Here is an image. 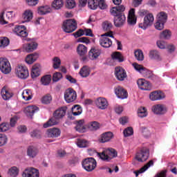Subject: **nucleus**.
<instances>
[{
  "instance_id": "nucleus-1",
  "label": "nucleus",
  "mask_w": 177,
  "mask_h": 177,
  "mask_svg": "<svg viewBox=\"0 0 177 177\" xmlns=\"http://www.w3.org/2000/svg\"><path fill=\"white\" fill-rule=\"evenodd\" d=\"M111 15L114 16V24L115 27H122L127 21V17L124 14L125 6L123 5L113 7L111 10Z\"/></svg>"
},
{
  "instance_id": "nucleus-2",
  "label": "nucleus",
  "mask_w": 177,
  "mask_h": 177,
  "mask_svg": "<svg viewBox=\"0 0 177 177\" xmlns=\"http://www.w3.org/2000/svg\"><path fill=\"white\" fill-rule=\"evenodd\" d=\"M66 113H67V108L66 106L57 109L53 113L54 117L50 118L47 122L44 123V128H49V127L57 125L59 124L58 120L63 118L66 115Z\"/></svg>"
},
{
  "instance_id": "nucleus-3",
  "label": "nucleus",
  "mask_w": 177,
  "mask_h": 177,
  "mask_svg": "<svg viewBox=\"0 0 177 177\" xmlns=\"http://www.w3.org/2000/svg\"><path fill=\"white\" fill-rule=\"evenodd\" d=\"M133 66L134 67L135 70L138 71L140 74H142L145 78H147L148 80H154L156 76H154L151 71L143 66V65L133 63Z\"/></svg>"
},
{
  "instance_id": "nucleus-4",
  "label": "nucleus",
  "mask_w": 177,
  "mask_h": 177,
  "mask_svg": "<svg viewBox=\"0 0 177 177\" xmlns=\"http://www.w3.org/2000/svg\"><path fill=\"white\" fill-rule=\"evenodd\" d=\"M62 28L68 34L74 32L77 30V21L75 19H66L63 22Z\"/></svg>"
},
{
  "instance_id": "nucleus-5",
  "label": "nucleus",
  "mask_w": 177,
  "mask_h": 177,
  "mask_svg": "<svg viewBox=\"0 0 177 177\" xmlns=\"http://www.w3.org/2000/svg\"><path fill=\"white\" fill-rule=\"evenodd\" d=\"M107 37L114 38L113 32H107L105 34L101 35V38L100 39V45H101L102 48H110V46L113 45V41L110 38Z\"/></svg>"
},
{
  "instance_id": "nucleus-6",
  "label": "nucleus",
  "mask_w": 177,
  "mask_h": 177,
  "mask_svg": "<svg viewBox=\"0 0 177 177\" xmlns=\"http://www.w3.org/2000/svg\"><path fill=\"white\" fill-rule=\"evenodd\" d=\"M157 17L158 20L155 24V28H156V30H159V31H161V30H164V24L167 23L168 15L167 13L161 12L158 14Z\"/></svg>"
},
{
  "instance_id": "nucleus-7",
  "label": "nucleus",
  "mask_w": 177,
  "mask_h": 177,
  "mask_svg": "<svg viewBox=\"0 0 177 177\" xmlns=\"http://www.w3.org/2000/svg\"><path fill=\"white\" fill-rule=\"evenodd\" d=\"M96 160L93 158H87L82 161V167L87 172L93 171L96 168Z\"/></svg>"
},
{
  "instance_id": "nucleus-8",
  "label": "nucleus",
  "mask_w": 177,
  "mask_h": 177,
  "mask_svg": "<svg viewBox=\"0 0 177 177\" xmlns=\"http://www.w3.org/2000/svg\"><path fill=\"white\" fill-rule=\"evenodd\" d=\"M88 6L93 10H95L97 8H100V9L102 10H104L107 8V5H106L104 0H90V1H88Z\"/></svg>"
},
{
  "instance_id": "nucleus-9",
  "label": "nucleus",
  "mask_w": 177,
  "mask_h": 177,
  "mask_svg": "<svg viewBox=\"0 0 177 177\" xmlns=\"http://www.w3.org/2000/svg\"><path fill=\"white\" fill-rule=\"evenodd\" d=\"M15 74L18 78H21V80H26L28 78V68L26 66L19 65L15 68Z\"/></svg>"
},
{
  "instance_id": "nucleus-10",
  "label": "nucleus",
  "mask_w": 177,
  "mask_h": 177,
  "mask_svg": "<svg viewBox=\"0 0 177 177\" xmlns=\"http://www.w3.org/2000/svg\"><path fill=\"white\" fill-rule=\"evenodd\" d=\"M0 71L3 74H10L12 71L10 62L6 58H0Z\"/></svg>"
},
{
  "instance_id": "nucleus-11",
  "label": "nucleus",
  "mask_w": 177,
  "mask_h": 177,
  "mask_svg": "<svg viewBox=\"0 0 177 177\" xmlns=\"http://www.w3.org/2000/svg\"><path fill=\"white\" fill-rule=\"evenodd\" d=\"M64 99L66 103H73L77 100V92L72 88L66 89L64 93Z\"/></svg>"
},
{
  "instance_id": "nucleus-12",
  "label": "nucleus",
  "mask_w": 177,
  "mask_h": 177,
  "mask_svg": "<svg viewBox=\"0 0 177 177\" xmlns=\"http://www.w3.org/2000/svg\"><path fill=\"white\" fill-rule=\"evenodd\" d=\"M154 21V16L152 13L147 14L144 17V21L143 23L139 24L140 28H142V30H146L147 27H150V26L153 25V22Z\"/></svg>"
},
{
  "instance_id": "nucleus-13",
  "label": "nucleus",
  "mask_w": 177,
  "mask_h": 177,
  "mask_svg": "<svg viewBox=\"0 0 177 177\" xmlns=\"http://www.w3.org/2000/svg\"><path fill=\"white\" fill-rule=\"evenodd\" d=\"M136 159L140 162H144L149 159V149L144 148L137 153Z\"/></svg>"
},
{
  "instance_id": "nucleus-14",
  "label": "nucleus",
  "mask_w": 177,
  "mask_h": 177,
  "mask_svg": "<svg viewBox=\"0 0 177 177\" xmlns=\"http://www.w3.org/2000/svg\"><path fill=\"white\" fill-rule=\"evenodd\" d=\"M137 84L141 91H151V84L145 79H138Z\"/></svg>"
},
{
  "instance_id": "nucleus-15",
  "label": "nucleus",
  "mask_w": 177,
  "mask_h": 177,
  "mask_svg": "<svg viewBox=\"0 0 177 177\" xmlns=\"http://www.w3.org/2000/svg\"><path fill=\"white\" fill-rule=\"evenodd\" d=\"M23 177H39V171L38 169L34 168V167H30L26 169L23 174Z\"/></svg>"
},
{
  "instance_id": "nucleus-16",
  "label": "nucleus",
  "mask_w": 177,
  "mask_h": 177,
  "mask_svg": "<svg viewBox=\"0 0 177 177\" xmlns=\"http://www.w3.org/2000/svg\"><path fill=\"white\" fill-rule=\"evenodd\" d=\"M5 12H1L0 15V24H8V20H13L15 19V16H16V14L13 11H8L6 12V19L3 17V15Z\"/></svg>"
},
{
  "instance_id": "nucleus-17",
  "label": "nucleus",
  "mask_w": 177,
  "mask_h": 177,
  "mask_svg": "<svg viewBox=\"0 0 177 177\" xmlns=\"http://www.w3.org/2000/svg\"><path fill=\"white\" fill-rule=\"evenodd\" d=\"M115 75L118 81H124V80L127 77L125 69L121 66L115 68Z\"/></svg>"
},
{
  "instance_id": "nucleus-18",
  "label": "nucleus",
  "mask_w": 177,
  "mask_h": 177,
  "mask_svg": "<svg viewBox=\"0 0 177 177\" xmlns=\"http://www.w3.org/2000/svg\"><path fill=\"white\" fill-rule=\"evenodd\" d=\"M95 104L101 110H105L109 106V102L104 97H100L96 99Z\"/></svg>"
},
{
  "instance_id": "nucleus-19",
  "label": "nucleus",
  "mask_w": 177,
  "mask_h": 177,
  "mask_svg": "<svg viewBox=\"0 0 177 177\" xmlns=\"http://www.w3.org/2000/svg\"><path fill=\"white\" fill-rule=\"evenodd\" d=\"M152 111L154 113V114L162 115V114H165L167 113V108H165L164 105L159 104L152 106Z\"/></svg>"
},
{
  "instance_id": "nucleus-20",
  "label": "nucleus",
  "mask_w": 177,
  "mask_h": 177,
  "mask_svg": "<svg viewBox=\"0 0 177 177\" xmlns=\"http://www.w3.org/2000/svg\"><path fill=\"white\" fill-rule=\"evenodd\" d=\"M115 93L119 99H127L128 97V92L121 86L115 88Z\"/></svg>"
},
{
  "instance_id": "nucleus-21",
  "label": "nucleus",
  "mask_w": 177,
  "mask_h": 177,
  "mask_svg": "<svg viewBox=\"0 0 177 177\" xmlns=\"http://www.w3.org/2000/svg\"><path fill=\"white\" fill-rule=\"evenodd\" d=\"M39 110V108H38L36 106H28L26 108H25L24 113L28 117H30V118H32V115H34L35 113H37Z\"/></svg>"
},
{
  "instance_id": "nucleus-22",
  "label": "nucleus",
  "mask_w": 177,
  "mask_h": 177,
  "mask_svg": "<svg viewBox=\"0 0 177 177\" xmlns=\"http://www.w3.org/2000/svg\"><path fill=\"white\" fill-rule=\"evenodd\" d=\"M32 17H34L32 11L30 10H25L22 15V23H28V21H31V20H32Z\"/></svg>"
},
{
  "instance_id": "nucleus-23",
  "label": "nucleus",
  "mask_w": 177,
  "mask_h": 177,
  "mask_svg": "<svg viewBox=\"0 0 177 177\" xmlns=\"http://www.w3.org/2000/svg\"><path fill=\"white\" fill-rule=\"evenodd\" d=\"M114 138V135L111 131H108L104 133L101 135V138L100 139V143H106L110 142Z\"/></svg>"
},
{
  "instance_id": "nucleus-24",
  "label": "nucleus",
  "mask_w": 177,
  "mask_h": 177,
  "mask_svg": "<svg viewBox=\"0 0 177 177\" xmlns=\"http://www.w3.org/2000/svg\"><path fill=\"white\" fill-rule=\"evenodd\" d=\"M100 53H102V52L99 48H91L88 52V57L91 60H95V59H97L100 56Z\"/></svg>"
},
{
  "instance_id": "nucleus-25",
  "label": "nucleus",
  "mask_w": 177,
  "mask_h": 177,
  "mask_svg": "<svg viewBox=\"0 0 177 177\" xmlns=\"http://www.w3.org/2000/svg\"><path fill=\"white\" fill-rule=\"evenodd\" d=\"M30 75L32 78H37L41 75V65L39 64H36L32 66Z\"/></svg>"
},
{
  "instance_id": "nucleus-26",
  "label": "nucleus",
  "mask_w": 177,
  "mask_h": 177,
  "mask_svg": "<svg viewBox=\"0 0 177 177\" xmlns=\"http://www.w3.org/2000/svg\"><path fill=\"white\" fill-rule=\"evenodd\" d=\"M84 122L85 121L84 120L77 121L75 129L80 133H84V132H86V127H85V126L84 125Z\"/></svg>"
},
{
  "instance_id": "nucleus-27",
  "label": "nucleus",
  "mask_w": 177,
  "mask_h": 177,
  "mask_svg": "<svg viewBox=\"0 0 177 177\" xmlns=\"http://www.w3.org/2000/svg\"><path fill=\"white\" fill-rule=\"evenodd\" d=\"M151 165H154V162L153 160H149V162H147L145 165H144L141 169L139 170L133 171V174H136V177L139 176V174H143V172H145V171H147Z\"/></svg>"
},
{
  "instance_id": "nucleus-28",
  "label": "nucleus",
  "mask_w": 177,
  "mask_h": 177,
  "mask_svg": "<svg viewBox=\"0 0 177 177\" xmlns=\"http://www.w3.org/2000/svg\"><path fill=\"white\" fill-rule=\"evenodd\" d=\"M38 153V149L34 146H29L27 149V156L30 158H35V157H37Z\"/></svg>"
},
{
  "instance_id": "nucleus-29",
  "label": "nucleus",
  "mask_w": 177,
  "mask_h": 177,
  "mask_svg": "<svg viewBox=\"0 0 177 177\" xmlns=\"http://www.w3.org/2000/svg\"><path fill=\"white\" fill-rule=\"evenodd\" d=\"M149 99L153 102L161 100V99H164V95H162V93L160 91H153L149 94Z\"/></svg>"
},
{
  "instance_id": "nucleus-30",
  "label": "nucleus",
  "mask_w": 177,
  "mask_h": 177,
  "mask_svg": "<svg viewBox=\"0 0 177 177\" xmlns=\"http://www.w3.org/2000/svg\"><path fill=\"white\" fill-rule=\"evenodd\" d=\"M61 133L62 132L60 131V129L53 128L48 129L47 136L48 138H59V136H60Z\"/></svg>"
},
{
  "instance_id": "nucleus-31",
  "label": "nucleus",
  "mask_w": 177,
  "mask_h": 177,
  "mask_svg": "<svg viewBox=\"0 0 177 177\" xmlns=\"http://www.w3.org/2000/svg\"><path fill=\"white\" fill-rule=\"evenodd\" d=\"M1 96L3 100H9L11 97H13V93L3 87L1 89Z\"/></svg>"
},
{
  "instance_id": "nucleus-32",
  "label": "nucleus",
  "mask_w": 177,
  "mask_h": 177,
  "mask_svg": "<svg viewBox=\"0 0 177 177\" xmlns=\"http://www.w3.org/2000/svg\"><path fill=\"white\" fill-rule=\"evenodd\" d=\"M39 57V55L37 53L30 54L28 55L26 58V62L28 64H32L34 62H36V60Z\"/></svg>"
},
{
  "instance_id": "nucleus-33",
  "label": "nucleus",
  "mask_w": 177,
  "mask_h": 177,
  "mask_svg": "<svg viewBox=\"0 0 177 177\" xmlns=\"http://www.w3.org/2000/svg\"><path fill=\"white\" fill-rule=\"evenodd\" d=\"M37 46H38V44L36 42L32 41L30 43L25 44L24 49L26 52H28V53H30V52H33V50H35Z\"/></svg>"
},
{
  "instance_id": "nucleus-34",
  "label": "nucleus",
  "mask_w": 177,
  "mask_h": 177,
  "mask_svg": "<svg viewBox=\"0 0 177 177\" xmlns=\"http://www.w3.org/2000/svg\"><path fill=\"white\" fill-rule=\"evenodd\" d=\"M111 59L118 62L119 63H122V62H124V56L120 52L118 51L113 52L111 54Z\"/></svg>"
},
{
  "instance_id": "nucleus-35",
  "label": "nucleus",
  "mask_w": 177,
  "mask_h": 177,
  "mask_svg": "<svg viewBox=\"0 0 177 177\" xmlns=\"http://www.w3.org/2000/svg\"><path fill=\"white\" fill-rule=\"evenodd\" d=\"M80 74L83 78H86L91 74V69L89 67L84 66L80 69Z\"/></svg>"
},
{
  "instance_id": "nucleus-36",
  "label": "nucleus",
  "mask_w": 177,
  "mask_h": 177,
  "mask_svg": "<svg viewBox=\"0 0 177 177\" xmlns=\"http://www.w3.org/2000/svg\"><path fill=\"white\" fill-rule=\"evenodd\" d=\"M149 57L153 60H161V55L156 50H151L149 52Z\"/></svg>"
},
{
  "instance_id": "nucleus-37",
  "label": "nucleus",
  "mask_w": 177,
  "mask_h": 177,
  "mask_svg": "<svg viewBox=\"0 0 177 177\" xmlns=\"http://www.w3.org/2000/svg\"><path fill=\"white\" fill-rule=\"evenodd\" d=\"M38 14L41 16H44V15H47V13H50V8L48 6H40L37 10Z\"/></svg>"
},
{
  "instance_id": "nucleus-38",
  "label": "nucleus",
  "mask_w": 177,
  "mask_h": 177,
  "mask_svg": "<svg viewBox=\"0 0 177 177\" xmlns=\"http://www.w3.org/2000/svg\"><path fill=\"white\" fill-rule=\"evenodd\" d=\"M77 52L80 56H84L88 52V48L84 44H79L77 48Z\"/></svg>"
},
{
  "instance_id": "nucleus-39",
  "label": "nucleus",
  "mask_w": 177,
  "mask_h": 177,
  "mask_svg": "<svg viewBox=\"0 0 177 177\" xmlns=\"http://www.w3.org/2000/svg\"><path fill=\"white\" fill-rule=\"evenodd\" d=\"M22 97L23 99H24V100H26V101L31 100V99H32V93H31V90L30 89L24 90L22 93Z\"/></svg>"
},
{
  "instance_id": "nucleus-40",
  "label": "nucleus",
  "mask_w": 177,
  "mask_h": 177,
  "mask_svg": "<svg viewBox=\"0 0 177 177\" xmlns=\"http://www.w3.org/2000/svg\"><path fill=\"white\" fill-rule=\"evenodd\" d=\"M88 128L91 129V131H97V129H100V123L97 121L90 122L88 124Z\"/></svg>"
},
{
  "instance_id": "nucleus-41",
  "label": "nucleus",
  "mask_w": 177,
  "mask_h": 177,
  "mask_svg": "<svg viewBox=\"0 0 177 177\" xmlns=\"http://www.w3.org/2000/svg\"><path fill=\"white\" fill-rule=\"evenodd\" d=\"M10 44V40L6 37H0V48H6Z\"/></svg>"
},
{
  "instance_id": "nucleus-42",
  "label": "nucleus",
  "mask_w": 177,
  "mask_h": 177,
  "mask_svg": "<svg viewBox=\"0 0 177 177\" xmlns=\"http://www.w3.org/2000/svg\"><path fill=\"white\" fill-rule=\"evenodd\" d=\"M82 113V108L80 105H75L72 107V114L75 116L80 115Z\"/></svg>"
},
{
  "instance_id": "nucleus-43",
  "label": "nucleus",
  "mask_w": 177,
  "mask_h": 177,
  "mask_svg": "<svg viewBox=\"0 0 177 177\" xmlns=\"http://www.w3.org/2000/svg\"><path fill=\"white\" fill-rule=\"evenodd\" d=\"M63 0H55L52 3V7L57 10L63 8Z\"/></svg>"
},
{
  "instance_id": "nucleus-44",
  "label": "nucleus",
  "mask_w": 177,
  "mask_h": 177,
  "mask_svg": "<svg viewBox=\"0 0 177 177\" xmlns=\"http://www.w3.org/2000/svg\"><path fill=\"white\" fill-rule=\"evenodd\" d=\"M134 56L138 62H142L145 59V55L142 50H137L134 52Z\"/></svg>"
},
{
  "instance_id": "nucleus-45",
  "label": "nucleus",
  "mask_w": 177,
  "mask_h": 177,
  "mask_svg": "<svg viewBox=\"0 0 177 177\" xmlns=\"http://www.w3.org/2000/svg\"><path fill=\"white\" fill-rule=\"evenodd\" d=\"M172 35V32L169 30H165L160 33V37L162 39H169Z\"/></svg>"
},
{
  "instance_id": "nucleus-46",
  "label": "nucleus",
  "mask_w": 177,
  "mask_h": 177,
  "mask_svg": "<svg viewBox=\"0 0 177 177\" xmlns=\"http://www.w3.org/2000/svg\"><path fill=\"white\" fill-rule=\"evenodd\" d=\"M102 28L104 31H108V32H111V28H113V24L111 22L105 21L102 23Z\"/></svg>"
},
{
  "instance_id": "nucleus-47",
  "label": "nucleus",
  "mask_w": 177,
  "mask_h": 177,
  "mask_svg": "<svg viewBox=\"0 0 177 177\" xmlns=\"http://www.w3.org/2000/svg\"><path fill=\"white\" fill-rule=\"evenodd\" d=\"M50 81H52V76L50 75H44L41 79V82L42 85H45V86L50 84Z\"/></svg>"
},
{
  "instance_id": "nucleus-48",
  "label": "nucleus",
  "mask_w": 177,
  "mask_h": 177,
  "mask_svg": "<svg viewBox=\"0 0 177 177\" xmlns=\"http://www.w3.org/2000/svg\"><path fill=\"white\" fill-rule=\"evenodd\" d=\"M138 114L140 118H145V117H147V110L145 107L141 106L138 110Z\"/></svg>"
},
{
  "instance_id": "nucleus-49",
  "label": "nucleus",
  "mask_w": 177,
  "mask_h": 177,
  "mask_svg": "<svg viewBox=\"0 0 177 177\" xmlns=\"http://www.w3.org/2000/svg\"><path fill=\"white\" fill-rule=\"evenodd\" d=\"M77 145L80 148L88 147V141L86 140L77 138Z\"/></svg>"
},
{
  "instance_id": "nucleus-50",
  "label": "nucleus",
  "mask_w": 177,
  "mask_h": 177,
  "mask_svg": "<svg viewBox=\"0 0 177 177\" xmlns=\"http://www.w3.org/2000/svg\"><path fill=\"white\" fill-rule=\"evenodd\" d=\"M8 175L10 177H16L17 175H19V169L16 167H11L8 171Z\"/></svg>"
},
{
  "instance_id": "nucleus-51",
  "label": "nucleus",
  "mask_w": 177,
  "mask_h": 177,
  "mask_svg": "<svg viewBox=\"0 0 177 177\" xmlns=\"http://www.w3.org/2000/svg\"><path fill=\"white\" fill-rule=\"evenodd\" d=\"M50 102H52V95L50 94H46L41 98L43 104H49Z\"/></svg>"
},
{
  "instance_id": "nucleus-52",
  "label": "nucleus",
  "mask_w": 177,
  "mask_h": 177,
  "mask_svg": "<svg viewBox=\"0 0 177 177\" xmlns=\"http://www.w3.org/2000/svg\"><path fill=\"white\" fill-rule=\"evenodd\" d=\"M8 144V137L5 134L0 133V147Z\"/></svg>"
},
{
  "instance_id": "nucleus-53",
  "label": "nucleus",
  "mask_w": 177,
  "mask_h": 177,
  "mask_svg": "<svg viewBox=\"0 0 177 177\" xmlns=\"http://www.w3.org/2000/svg\"><path fill=\"white\" fill-rule=\"evenodd\" d=\"M10 125L9 123L3 122L0 124V132H6L9 131Z\"/></svg>"
},
{
  "instance_id": "nucleus-54",
  "label": "nucleus",
  "mask_w": 177,
  "mask_h": 177,
  "mask_svg": "<svg viewBox=\"0 0 177 177\" xmlns=\"http://www.w3.org/2000/svg\"><path fill=\"white\" fill-rule=\"evenodd\" d=\"M123 133L125 138H128V136L133 135V129L132 127H128L124 130Z\"/></svg>"
},
{
  "instance_id": "nucleus-55",
  "label": "nucleus",
  "mask_w": 177,
  "mask_h": 177,
  "mask_svg": "<svg viewBox=\"0 0 177 177\" xmlns=\"http://www.w3.org/2000/svg\"><path fill=\"white\" fill-rule=\"evenodd\" d=\"M66 8H67V9H74V8H75V1L66 0Z\"/></svg>"
},
{
  "instance_id": "nucleus-56",
  "label": "nucleus",
  "mask_w": 177,
  "mask_h": 177,
  "mask_svg": "<svg viewBox=\"0 0 177 177\" xmlns=\"http://www.w3.org/2000/svg\"><path fill=\"white\" fill-rule=\"evenodd\" d=\"M106 154H109L110 157L112 158H114L115 157H117V151L113 148H109L106 151Z\"/></svg>"
},
{
  "instance_id": "nucleus-57",
  "label": "nucleus",
  "mask_w": 177,
  "mask_h": 177,
  "mask_svg": "<svg viewBox=\"0 0 177 177\" xmlns=\"http://www.w3.org/2000/svg\"><path fill=\"white\" fill-rule=\"evenodd\" d=\"M97 154H98L100 158H101V160H103V161H110V160H111L110 156H109V155H107L108 153H104V151L101 153H98Z\"/></svg>"
},
{
  "instance_id": "nucleus-58",
  "label": "nucleus",
  "mask_w": 177,
  "mask_h": 177,
  "mask_svg": "<svg viewBox=\"0 0 177 177\" xmlns=\"http://www.w3.org/2000/svg\"><path fill=\"white\" fill-rule=\"evenodd\" d=\"M62 77H63V75H62V73L60 72H57L54 73L53 75V81L54 82H57V81H59V80H62Z\"/></svg>"
},
{
  "instance_id": "nucleus-59",
  "label": "nucleus",
  "mask_w": 177,
  "mask_h": 177,
  "mask_svg": "<svg viewBox=\"0 0 177 177\" xmlns=\"http://www.w3.org/2000/svg\"><path fill=\"white\" fill-rule=\"evenodd\" d=\"M31 138H36V139H41V131L38 130H34L30 133Z\"/></svg>"
},
{
  "instance_id": "nucleus-60",
  "label": "nucleus",
  "mask_w": 177,
  "mask_h": 177,
  "mask_svg": "<svg viewBox=\"0 0 177 177\" xmlns=\"http://www.w3.org/2000/svg\"><path fill=\"white\" fill-rule=\"evenodd\" d=\"M53 62H57V63H54L53 64V68L57 69L60 67V64H62V61L60 60L59 57H55L53 58Z\"/></svg>"
},
{
  "instance_id": "nucleus-61",
  "label": "nucleus",
  "mask_w": 177,
  "mask_h": 177,
  "mask_svg": "<svg viewBox=\"0 0 177 177\" xmlns=\"http://www.w3.org/2000/svg\"><path fill=\"white\" fill-rule=\"evenodd\" d=\"M127 23L130 26H135L136 24V17H128Z\"/></svg>"
},
{
  "instance_id": "nucleus-62",
  "label": "nucleus",
  "mask_w": 177,
  "mask_h": 177,
  "mask_svg": "<svg viewBox=\"0 0 177 177\" xmlns=\"http://www.w3.org/2000/svg\"><path fill=\"white\" fill-rule=\"evenodd\" d=\"M26 2L28 6H37L39 0H26Z\"/></svg>"
},
{
  "instance_id": "nucleus-63",
  "label": "nucleus",
  "mask_w": 177,
  "mask_h": 177,
  "mask_svg": "<svg viewBox=\"0 0 177 177\" xmlns=\"http://www.w3.org/2000/svg\"><path fill=\"white\" fill-rule=\"evenodd\" d=\"M85 32H84V30L80 29L77 32L73 34L74 35L75 38H78L79 37H82V35H84Z\"/></svg>"
},
{
  "instance_id": "nucleus-64",
  "label": "nucleus",
  "mask_w": 177,
  "mask_h": 177,
  "mask_svg": "<svg viewBox=\"0 0 177 177\" xmlns=\"http://www.w3.org/2000/svg\"><path fill=\"white\" fill-rule=\"evenodd\" d=\"M155 177H167V170H162V171L157 173Z\"/></svg>"
}]
</instances>
